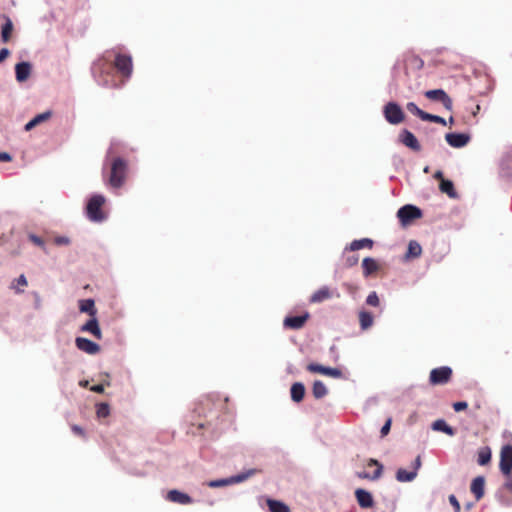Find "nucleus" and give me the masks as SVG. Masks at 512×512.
<instances>
[{
  "label": "nucleus",
  "mask_w": 512,
  "mask_h": 512,
  "mask_svg": "<svg viewBox=\"0 0 512 512\" xmlns=\"http://www.w3.org/2000/svg\"><path fill=\"white\" fill-rule=\"evenodd\" d=\"M167 499L171 502L178 503L181 505H188L193 503V499L186 493L179 490H170L167 493Z\"/></svg>",
  "instance_id": "nucleus-16"
},
{
  "label": "nucleus",
  "mask_w": 512,
  "mask_h": 512,
  "mask_svg": "<svg viewBox=\"0 0 512 512\" xmlns=\"http://www.w3.org/2000/svg\"><path fill=\"white\" fill-rule=\"evenodd\" d=\"M367 466H369V467L376 466V469L372 474L365 472V471L357 472L356 475L358 478L369 479V480L375 481V480H378L382 476L383 465L378 460L373 459V458L369 459Z\"/></svg>",
  "instance_id": "nucleus-13"
},
{
  "label": "nucleus",
  "mask_w": 512,
  "mask_h": 512,
  "mask_svg": "<svg viewBox=\"0 0 512 512\" xmlns=\"http://www.w3.org/2000/svg\"><path fill=\"white\" fill-rule=\"evenodd\" d=\"M331 292L327 286L321 287L319 290L314 292L310 298L312 303H320L324 300L331 298Z\"/></svg>",
  "instance_id": "nucleus-23"
},
{
  "label": "nucleus",
  "mask_w": 512,
  "mask_h": 512,
  "mask_svg": "<svg viewBox=\"0 0 512 512\" xmlns=\"http://www.w3.org/2000/svg\"><path fill=\"white\" fill-rule=\"evenodd\" d=\"M390 428H391V419H388L380 430L381 436L382 437L386 436L389 433Z\"/></svg>",
  "instance_id": "nucleus-45"
},
{
  "label": "nucleus",
  "mask_w": 512,
  "mask_h": 512,
  "mask_svg": "<svg viewBox=\"0 0 512 512\" xmlns=\"http://www.w3.org/2000/svg\"><path fill=\"white\" fill-rule=\"evenodd\" d=\"M445 140L453 148H462L466 146L470 141V136L466 133H447Z\"/></svg>",
  "instance_id": "nucleus-11"
},
{
  "label": "nucleus",
  "mask_w": 512,
  "mask_h": 512,
  "mask_svg": "<svg viewBox=\"0 0 512 512\" xmlns=\"http://www.w3.org/2000/svg\"><path fill=\"white\" fill-rule=\"evenodd\" d=\"M363 273L364 276H369L372 273L376 272L378 269V265L373 258L367 257L362 261Z\"/></svg>",
  "instance_id": "nucleus-30"
},
{
  "label": "nucleus",
  "mask_w": 512,
  "mask_h": 512,
  "mask_svg": "<svg viewBox=\"0 0 512 512\" xmlns=\"http://www.w3.org/2000/svg\"><path fill=\"white\" fill-rule=\"evenodd\" d=\"M110 409L109 405L106 403H100L97 405V416L99 418H105L109 415Z\"/></svg>",
  "instance_id": "nucleus-38"
},
{
  "label": "nucleus",
  "mask_w": 512,
  "mask_h": 512,
  "mask_svg": "<svg viewBox=\"0 0 512 512\" xmlns=\"http://www.w3.org/2000/svg\"><path fill=\"white\" fill-rule=\"evenodd\" d=\"M29 240L33 242L35 245L41 247L43 250H46L45 242L35 234H29Z\"/></svg>",
  "instance_id": "nucleus-41"
},
{
  "label": "nucleus",
  "mask_w": 512,
  "mask_h": 512,
  "mask_svg": "<svg viewBox=\"0 0 512 512\" xmlns=\"http://www.w3.org/2000/svg\"><path fill=\"white\" fill-rule=\"evenodd\" d=\"M500 471L505 475L509 476L512 472V446L505 445L501 449L500 453Z\"/></svg>",
  "instance_id": "nucleus-8"
},
{
  "label": "nucleus",
  "mask_w": 512,
  "mask_h": 512,
  "mask_svg": "<svg viewBox=\"0 0 512 512\" xmlns=\"http://www.w3.org/2000/svg\"><path fill=\"white\" fill-rule=\"evenodd\" d=\"M307 370L310 372H313V373H320V374H323L326 376H330L335 379H340L343 377V373L340 369L323 366V365L317 364V363H310L307 366Z\"/></svg>",
  "instance_id": "nucleus-9"
},
{
  "label": "nucleus",
  "mask_w": 512,
  "mask_h": 512,
  "mask_svg": "<svg viewBox=\"0 0 512 512\" xmlns=\"http://www.w3.org/2000/svg\"><path fill=\"white\" fill-rule=\"evenodd\" d=\"M424 95L431 101L441 103L448 111L453 109V101L443 89L428 90Z\"/></svg>",
  "instance_id": "nucleus-7"
},
{
  "label": "nucleus",
  "mask_w": 512,
  "mask_h": 512,
  "mask_svg": "<svg viewBox=\"0 0 512 512\" xmlns=\"http://www.w3.org/2000/svg\"><path fill=\"white\" fill-rule=\"evenodd\" d=\"M421 216V209L411 204L404 205L397 211V217L403 226L408 225L413 220L418 219Z\"/></svg>",
  "instance_id": "nucleus-5"
},
{
  "label": "nucleus",
  "mask_w": 512,
  "mask_h": 512,
  "mask_svg": "<svg viewBox=\"0 0 512 512\" xmlns=\"http://www.w3.org/2000/svg\"><path fill=\"white\" fill-rule=\"evenodd\" d=\"M357 262H358V257L357 256H350V257L347 258V263H348L349 266H353Z\"/></svg>",
  "instance_id": "nucleus-52"
},
{
  "label": "nucleus",
  "mask_w": 512,
  "mask_h": 512,
  "mask_svg": "<svg viewBox=\"0 0 512 512\" xmlns=\"http://www.w3.org/2000/svg\"><path fill=\"white\" fill-rule=\"evenodd\" d=\"M359 322L362 330H367L373 325V316L370 312L360 311Z\"/></svg>",
  "instance_id": "nucleus-32"
},
{
  "label": "nucleus",
  "mask_w": 512,
  "mask_h": 512,
  "mask_svg": "<svg viewBox=\"0 0 512 512\" xmlns=\"http://www.w3.org/2000/svg\"><path fill=\"white\" fill-rule=\"evenodd\" d=\"M309 318V313L305 312L302 315L297 316H288L284 319V327L290 329H300L303 327L307 319Z\"/></svg>",
  "instance_id": "nucleus-14"
},
{
  "label": "nucleus",
  "mask_w": 512,
  "mask_h": 512,
  "mask_svg": "<svg viewBox=\"0 0 512 512\" xmlns=\"http://www.w3.org/2000/svg\"><path fill=\"white\" fill-rule=\"evenodd\" d=\"M434 178L440 179L442 181V179H443L442 171H440V170L436 171L435 174H434Z\"/></svg>",
  "instance_id": "nucleus-54"
},
{
  "label": "nucleus",
  "mask_w": 512,
  "mask_h": 512,
  "mask_svg": "<svg viewBox=\"0 0 512 512\" xmlns=\"http://www.w3.org/2000/svg\"><path fill=\"white\" fill-rule=\"evenodd\" d=\"M79 384H80V386H82V387H87V386H88V381H87V380H82V381H80V383H79Z\"/></svg>",
  "instance_id": "nucleus-55"
},
{
  "label": "nucleus",
  "mask_w": 512,
  "mask_h": 512,
  "mask_svg": "<svg viewBox=\"0 0 512 512\" xmlns=\"http://www.w3.org/2000/svg\"><path fill=\"white\" fill-rule=\"evenodd\" d=\"M372 246L373 241L370 238H362L352 241L350 245L345 248V251H357L363 248H371Z\"/></svg>",
  "instance_id": "nucleus-22"
},
{
  "label": "nucleus",
  "mask_w": 512,
  "mask_h": 512,
  "mask_svg": "<svg viewBox=\"0 0 512 512\" xmlns=\"http://www.w3.org/2000/svg\"><path fill=\"white\" fill-rule=\"evenodd\" d=\"M79 310L83 313L89 314L91 317H94L97 314L93 299L81 300L79 303Z\"/></svg>",
  "instance_id": "nucleus-26"
},
{
  "label": "nucleus",
  "mask_w": 512,
  "mask_h": 512,
  "mask_svg": "<svg viewBox=\"0 0 512 512\" xmlns=\"http://www.w3.org/2000/svg\"><path fill=\"white\" fill-rule=\"evenodd\" d=\"M468 404L467 402L465 401H459V402H455L453 404V409L456 411V412H460V411H463L467 408Z\"/></svg>",
  "instance_id": "nucleus-44"
},
{
  "label": "nucleus",
  "mask_w": 512,
  "mask_h": 512,
  "mask_svg": "<svg viewBox=\"0 0 512 512\" xmlns=\"http://www.w3.org/2000/svg\"><path fill=\"white\" fill-rule=\"evenodd\" d=\"M256 474V469H249L239 474L230 476V482L233 484L241 483L246 481L248 478Z\"/></svg>",
  "instance_id": "nucleus-33"
},
{
  "label": "nucleus",
  "mask_w": 512,
  "mask_h": 512,
  "mask_svg": "<svg viewBox=\"0 0 512 512\" xmlns=\"http://www.w3.org/2000/svg\"><path fill=\"white\" fill-rule=\"evenodd\" d=\"M366 303L370 306L376 307L379 305V297L375 291L371 292L367 298Z\"/></svg>",
  "instance_id": "nucleus-40"
},
{
  "label": "nucleus",
  "mask_w": 512,
  "mask_h": 512,
  "mask_svg": "<svg viewBox=\"0 0 512 512\" xmlns=\"http://www.w3.org/2000/svg\"><path fill=\"white\" fill-rule=\"evenodd\" d=\"M451 376L452 369L449 366H441L431 370L429 382L432 385H443L449 382Z\"/></svg>",
  "instance_id": "nucleus-6"
},
{
  "label": "nucleus",
  "mask_w": 512,
  "mask_h": 512,
  "mask_svg": "<svg viewBox=\"0 0 512 512\" xmlns=\"http://www.w3.org/2000/svg\"><path fill=\"white\" fill-rule=\"evenodd\" d=\"M91 391L95 393H103L104 392V385L98 384L91 387Z\"/></svg>",
  "instance_id": "nucleus-50"
},
{
  "label": "nucleus",
  "mask_w": 512,
  "mask_h": 512,
  "mask_svg": "<svg viewBox=\"0 0 512 512\" xmlns=\"http://www.w3.org/2000/svg\"><path fill=\"white\" fill-rule=\"evenodd\" d=\"M9 53L10 51L7 48H2L0 50V63L6 59Z\"/></svg>",
  "instance_id": "nucleus-49"
},
{
  "label": "nucleus",
  "mask_w": 512,
  "mask_h": 512,
  "mask_svg": "<svg viewBox=\"0 0 512 512\" xmlns=\"http://www.w3.org/2000/svg\"><path fill=\"white\" fill-rule=\"evenodd\" d=\"M406 108L410 113H412L413 115H416L421 120H424L427 112L420 109L414 102H408L406 105Z\"/></svg>",
  "instance_id": "nucleus-36"
},
{
  "label": "nucleus",
  "mask_w": 512,
  "mask_h": 512,
  "mask_svg": "<svg viewBox=\"0 0 512 512\" xmlns=\"http://www.w3.org/2000/svg\"><path fill=\"white\" fill-rule=\"evenodd\" d=\"M412 465H413V471H416V473H418V470L421 467V457L417 456Z\"/></svg>",
  "instance_id": "nucleus-47"
},
{
  "label": "nucleus",
  "mask_w": 512,
  "mask_h": 512,
  "mask_svg": "<svg viewBox=\"0 0 512 512\" xmlns=\"http://www.w3.org/2000/svg\"><path fill=\"white\" fill-rule=\"evenodd\" d=\"M80 330L82 332H88L91 333L93 336H95L98 340L102 339V332L99 327L98 320L96 316L91 317L81 328Z\"/></svg>",
  "instance_id": "nucleus-18"
},
{
  "label": "nucleus",
  "mask_w": 512,
  "mask_h": 512,
  "mask_svg": "<svg viewBox=\"0 0 512 512\" xmlns=\"http://www.w3.org/2000/svg\"><path fill=\"white\" fill-rule=\"evenodd\" d=\"M449 121H450V123H453V121H454L453 117H450Z\"/></svg>",
  "instance_id": "nucleus-58"
},
{
  "label": "nucleus",
  "mask_w": 512,
  "mask_h": 512,
  "mask_svg": "<svg viewBox=\"0 0 512 512\" xmlns=\"http://www.w3.org/2000/svg\"><path fill=\"white\" fill-rule=\"evenodd\" d=\"M266 502L270 512H290L289 507L281 501L268 498Z\"/></svg>",
  "instance_id": "nucleus-29"
},
{
  "label": "nucleus",
  "mask_w": 512,
  "mask_h": 512,
  "mask_svg": "<svg viewBox=\"0 0 512 512\" xmlns=\"http://www.w3.org/2000/svg\"><path fill=\"white\" fill-rule=\"evenodd\" d=\"M383 115L385 120L392 125L401 123L405 118L404 112L400 105L393 101L388 102L384 106Z\"/></svg>",
  "instance_id": "nucleus-4"
},
{
  "label": "nucleus",
  "mask_w": 512,
  "mask_h": 512,
  "mask_svg": "<svg viewBox=\"0 0 512 512\" xmlns=\"http://www.w3.org/2000/svg\"><path fill=\"white\" fill-rule=\"evenodd\" d=\"M75 345L80 350L89 355H95L100 351V346L84 337H76Z\"/></svg>",
  "instance_id": "nucleus-12"
},
{
  "label": "nucleus",
  "mask_w": 512,
  "mask_h": 512,
  "mask_svg": "<svg viewBox=\"0 0 512 512\" xmlns=\"http://www.w3.org/2000/svg\"><path fill=\"white\" fill-rule=\"evenodd\" d=\"M504 488L512 492V475L507 476V480L504 483Z\"/></svg>",
  "instance_id": "nucleus-48"
},
{
  "label": "nucleus",
  "mask_w": 512,
  "mask_h": 512,
  "mask_svg": "<svg viewBox=\"0 0 512 512\" xmlns=\"http://www.w3.org/2000/svg\"><path fill=\"white\" fill-rule=\"evenodd\" d=\"M417 477L416 471H407L404 468H399L396 471V480L398 482H412Z\"/></svg>",
  "instance_id": "nucleus-25"
},
{
  "label": "nucleus",
  "mask_w": 512,
  "mask_h": 512,
  "mask_svg": "<svg viewBox=\"0 0 512 512\" xmlns=\"http://www.w3.org/2000/svg\"><path fill=\"white\" fill-rule=\"evenodd\" d=\"M423 121L435 122L441 125H446V120L438 115H433L430 113H426Z\"/></svg>",
  "instance_id": "nucleus-39"
},
{
  "label": "nucleus",
  "mask_w": 512,
  "mask_h": 512,
  "mask_svg": "<svg viewBox=\"0 0 512 512\" xmlns=\"http://www.w3.org/2000/svg\"><path fill=\"white\" fill-rule=\"evenodd\" d=\"M207 485L211 488H220V487L232 485V483L230 482V477H227V478L211 480L207 483Z\"/></svg>",
  "instance_id": "nucleus-37"
},
{
  "label": "nucleus",
  "mask_w": 512,
  "mask_h": 512,
  "mask_svg": "<svg viewBox=\"0 0 512 512\" xmlns=\"http://www.w3.org/2000/svg\"><path fill=\"white\" fill-rule=\"evenodd\" d=\"M399 142L409 149L418 152L421 150V145L415 135L408 129H403L398 136Z\"/></svg>",
  "instance_id": "nucleus-10"
},
{
  "label": "nucleus",
  "mask_w": 512,
  "mask_h": 512,
  "mask_svg": "<svg viewBox=\"0 0 512 512\" xmlns=\"http://www.w3.org/2000/svg\"><path fill=\"white\" fill-rule=\"evenodd\" d=\"M421 253H422L421 245L417 241L411 240L408 243L406 258H417L421 255Z\"/></svg>",
  "instance_id": "nucleus-31"
},
{
  "label": "nucleus",
  "mask_w": 512,
  "mask_h": 512,
  "mask_svg": "<svg viewBox=\"0 0 512 512\" xmlns=\"http://www.w3.org/2000/svg\"><path fill=\"white\" fill-rule=\"evenodd\" d=\"M432 429L434 431L443 432L449 436H453L455 434V430L446 423L443 419H438L433 422Z\"/></svg>",
  "instance_id": "nucleus-24"
},
{
  "label": "nucleus",
  "mask_w": 512,
  "mask_h": 512,
  "mask_svg": "<svg viewBox=\"0 0 512 512\" xmlns=\"http://www.w3.org/2000/svg\"><path fill=\"white\" fill-rule=\"evenodd\" d=\"M448 500H449L450 504L453 506L454 512H460L461 511L460 503H459V501H458V499L456 498L455 495L451 494L448 497Z\"/></svg>",
  "instance_id": "nucleus-42"
},
{
  "label": "nucleus",
  "mask_w": 512,
  "mask_h": 512,
  "mask_svg": "<svg viewBox=\"0 0 512 512\" xmlns=\"http://www.w3.org/2000/svg\"><path fill=\"white\" fill-rule=\"evenodd\" d=\"M491 460V450L486 447L482 448L478 453L477 462L479 465L484 466L488 464Z\"/></svg>",
  "instance_id": "nucleus-35"
},
{
  "label": "nucleus",
  "mask_w": 512,
  "mask_h": 512,
  "mask_svg": "<svg viewBox=\"0 0 512 512\" xmlns=\"http://www.w3.org/2000/svg\"><path fill=\"white\" fill-rule=\"evenodd\" d=\"M12 160V156L7 152H0V161L9 162Z\"/></svg>",
  "instance_id": "nucleus-46"
},
{
  "label": "nucleus",
  "mask_w": 512,
  "mask_h": 512,
  "mask_svg": "<svg viewBox=\"0 0 512 512\" xmlns=\"http://www.w3.org/2000/svg\"><path fill=\"white\" fill-rule=\"evenodd\" d=\"M105 203V197L101 194L91 196L86 206V214L92 222H102L105 215L101 211L102 205Z\"/></svg>",
  "instance_id": "nucleus-2"
},
{
  "label": "nucleus",
  "mask_w": 512,
  "mask_h": 512,
  "mask_svg": "<svg viewBox=\"0 0 512 512\" xmlns=\"http://www.w3.org/2000/svg\"><path fill=\"white\" fill-rule=\"evenodd\" d=\"M31 70L32 65L30 62L22 61L17 63L15 66L16 80L20 83L26 81L31 74Z\"/></svg>",
  "instance_id": "nucleus-15"
},
{
  "label": "nucleus",
  "mask_w": 512,
  "mask_h": 512,
  "mask_svg": "<svg viewBox=\"0 0 512 512\" xmlns=\"http://www.w3.org/2000/svg\"><path fill=\"white\" fill-rule=\"evenodd\" d=\"M5 23L1 29V40L7 42L13 29V23L9 17H5Z\"/></svg>",
  "instance_id": "nucleus-34"
},
{
  "label": "nucleus",
  "mask_w": 512,
  "mask_h": 512,
  "mask_svg": "<svg viewBox=\"0 0 512 512\" xmlns=\"http://www.w3.org/2000/svg\"><path fill=\"white\" fill-rule=\"evenodd\" d=\"M312 393L316 399H321L328 394V389L321 380H315L312 386Z\"/></svg>",
  "instance_id": "nucleus-28"
},
{
  "label": "nucleus",
  "mask_w": 512,
  "mask_h": 512,
  "mask_svg": "<svg viewBox=\"0 0 512 512\" xmlns=\"http://www.w3.org/2000/svg\"><path fill=\"white\" fill-rule=\"evenodd\" d=\"M17 284L18 285H21V286H26L27 285V279L26 277L22 274L20 275L18 278H17Z\"/></svg>",
  "instance_id": "nucleus-51"
},
{
  "label": "nucleus",
  "mask_w": 512,
  "mask_h": 512,
  "mask_svg": "<svg viewBox=\"0 0 512 512\" xmlns=\"http://www.w3.org/2000/svg\"><path fill=\"white\" fill-rule=\"evenodd\" d=\"M112 56H114V66L115 68L126 78H129L132 74V58L129 55L108 52L103 59H99L95 61L92 65V73L99 84L103 86H114V84L108 80V78L101 79L104 75H109L112 70V66L108 64L111 61Z\"/></svg>",
  "instance_id": "nucleus-1"
},
{
  "label": "nucleus",
  "mask_w": 512,
  "mask_h": 512,
  "mask_svg": "<svg viewBox=\"0 0 512 512\" xmlns=\"http://www.w3.org/2000/svg\"><path fill=\"white\" fill-rule=\"evenodd\" d=\"M355 495L360 507L370 508L373 505V497L367 490L359 488L356 490Z\"/></svg>",
  "instance_id": "nucleus-19"
},
{
  "label": "nucleus",
  "mask_w": 512,
  "mask_h": 512,
  "mask_svg": "<svg viewBox=\"0 0 512 512\" xmlns=\"http://www.w3.org/2000/svg\"><path fill=\"white\" fill-rule=\"evenodd\" d=\"M290 395H291V399L294 402H296V403L301 402L305 396L304 384L301 382L293 383L291 386V389H290Z\"/></svg>",
  "instance_id": "nucleus-21"
},
{
  "label": "nucleus",
  "mask_w": 512,
  "mask_h": 512,
  "mask_svg": "<svg viewBox=\"0 0 512 512\" xmlns=\"http://www.w3.org/2000/svg\"><path fill=\"white\" fill-rule=\"evenodd\" d=\"M471 493L475 496L476 500H480L485 493V477H475L470 486Z\"/></svg>",
  "instance_id": "nucleus-17"
},
{
  "label": "nucleus",
  "mask_w": 512,
  "mask_h": 512,
  "mask_svg": "<svg viewBox=\"0 0 512 512\" xmlns=\"http://www.w3.org/2000/svg\"><path fill=\"white\" fill-rule=\"evenodd\" d=\"M472 507H473V503H467V504L465 505V508H466L467 510H470Z\"/></svg>",
  "instance_id": "nucleus-56"
},
{
  "label": "nucleus",
  "mask_w": 512,
  "mask_h": 512,
  "mask_svg": "<svg viewBox=\"0 0 512 512\" xmlns=\"http://www.w3.org/2000/svg\"><path fill=\"white\" fill-rule=\"evenodd\" d=\"M52 116V112L50 110L40 113L33 117L29 122H27L24 126L25 131H30L37 125L49 120Z\"/></svg>",
  "instance_id": "nucleus-20"
},
{
  "label": "nucleus",
  "mask_w": 512,
  "mask_h": 512,
  "mask_svg": "<svg viewBox=\"0 0 512 512\" xmlns=\"http://www.w3.org/2000/svg\"><path fill=\"white\" fill-rule=\"evenodd\" d=\"M72 430L76 433V434H79V435H82L83 434V429L78 426V425H73L72 426Z\"/></svg>",
  "instance_id": "nucleus-53"
},
{
  "label": "nucleus",
  "mask_w": 512,
  "mask_h": 512,
  "mask_svg": "<svg viewBox=\"0 0 512 512\" xmlns=\"http://www.w3.org/2000/svg\"><path fill=\"white\" fill-rule=\"evenodd\" d=\"M439 188L442 193L447 194L450 198L455 199L458 197L454 184L451 180L442 179Z\"/></svg>",
  "instance_id": "nucleus-27"
},
{
  "label": "nucleus",
  "mask_w": 512,
  "mask_h": 512,
  "mask_svg": "<svg viewBox=\"0 0 512 512\" xmlns=\"http://www.w3.org/2000/svg\"><path fill=\"white\" fill-rule=\"evenodd\" d=\"M126 169L127 164L122 158L117 157L113 160L109 178V183L113 188H120L123 185L126 176Z\"/></svg>",
  "instance_id": "nucleus-3"
},
{
  "label": "nucleus",
  "mask_w": 512,
  "mask_h": 512,
  "mask_svg": "<svg viewBox=\"0 0 512 512\" xmlns=\"http://www.w3.org/2000/svg\"><path fill=\"white\" fill-rule=\"evenodd\" d=\"M428 171H429V167H428V166H426V167L424 168V172H425V173H427Z\"/></svg>",
  "instance_id": "nucleus-57"
},
{
  "label": "nucleus",
  "mask_w": 512,
  "mask_h": 512,
  "mask_svg": "<svg viewBox=\"0 0 512 512\" xmlns=\"http://www.w3.org/2000/svg\"><path fill=\"white\" fill-rule=\"evenodd\" d=\"M54 242L56 245H59V246L69 245L70 239L66 236H57V237H55Z\"/></svg>",
  "instance_id": "nucleus-43"
}]
</instances>
